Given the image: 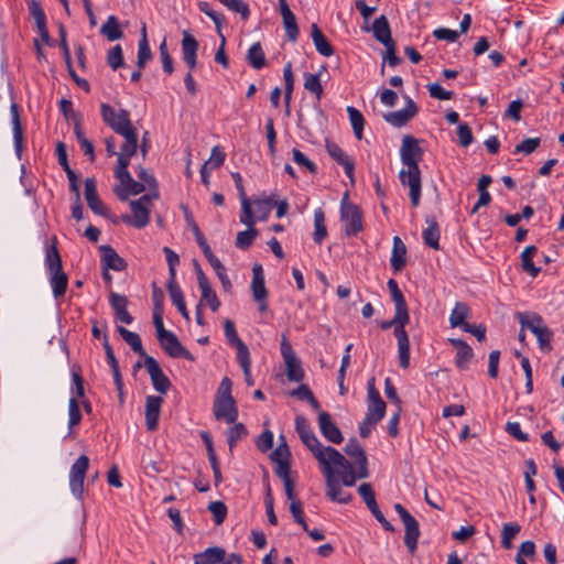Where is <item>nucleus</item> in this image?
Returning <instances> with one entry per match:
<instances>
[{"mask_svg":"<svg viewBox=\"0 0 564 564\" xmlns=\"http://www.w3.org/2000/svg\"><path fill=\"white\" fill-rule=\"evenodd\" d=\"M45 268L50 273V283L56 299L64 296L68 285V275L63 271L62 259L56 247V238L45 247Z\"/></svg>","mask_w":564,"mask_h":564,"instance_id":"1","label":"nucleus"},{"mask_svg":"<svg viewBox=\"0 0 564 564\" xmlns=\"http://www.w3.org/2000/svg\"><path fill=\"white\" fill-rule=\"evenodd\" d=\"M129 164L130 162H120L115 170V176L120 184L115 186L113 192L121 202H126L130 195H138L145 189V186L141 182H137L132 178L128 171Z\"/></svg>","mask_w":564,"mask_h":564,"instance_id":"2","label":"nucleus"},{"mask_svg":"<svg viewBox=\"0 0 564 564\" xmlns=\"http://www.w3.org/2000/svg\"><path fill=\"white\" fill-rule=\"evenodd\" d=\"M301 441L318 462L321 468L327 465L329 460L341 462L343 454L335 447L322 445L314 432L301 437Z\"/></svg>","mask_w":564,"mask_h":564,"instance_id":"3","label":"nucleus"},{"mask_svg":"<svg viewBox=\"0 0 564 564\" xmlns=\"http://www.w3.org/2000/svg\"><path fill=\"white\" fill-rule=\"evenodd\" d=\"M340 219L346 236H356L364 229L361 210L357 205L348 202V193H345L341 199Z\"/></svg>","mask_w":564,"mask_h":564,"instance_id":"4","label":"nucleus"},{"mask_svg":"<svg viewBox=\"0 0 564 564\" xmlns=\"http://www.w3.org/2000/svg\"><path fill=\"white\" fill-rule=\"evenodd\" d=\"M394 510L399 514L404 525V545L411 554H414L417 549V542L421 535L420 524L417 520L401 503H395Z\"/></svg>","mask_w":564,"mask_h":564,"instance_id":"5","label":"nucleus"},{"mask_svg":"<svg viewBox=\"0 0 564 564\" xmlns=\"http://www.w3.org/2000/svg\"><path fill=\"white\" fill-rule=\"evenodd\" d=\"M325 478L326 496L335 502L347 505L351 501V495L343 490L340 481L336 478V469L329 464L321 468Z\"/></svg>","mask_w":564,"mask_h":564,"instance_id":"6","label":"nucleus"},{"mask_svg":"<svg viewBox=\"0 0 564 564\" xmlns=\"http://www.w3.org/2000/svg\"><path fill=\"white\" fill-rule=\"evenodd\" d=\"M151 203L150 195H143L139 199L130 202V208L132 212V217L129 215H122L121 221L128 225H132L135 228H143L150 221V210L149 205Z\"/></svg>","mask_w":564,"mask_h":564,"instance_id":"7","label":"nucleus"},{"mask_svg":"<svg viewBox=\"0 0 564 564\" xmlns=\"http://www.w3.org/2000/svg\"><path fill=\"white\" fill-rule=\"evenodd\" d=\"M399 180L403 186L409 187V196L412 207H417L422 193V178L419 166L406 167L399 172Z\"/></svg>","mask_w":564,"mask_h":564,"instance_id":"8","label":"nucleus"},{"mask_svg":"<svg viewBox=\"0 0 564 564\" xmlns=\"http://www.w3.org/2000/svg\"><path fill=\"white\" fill-rule=\"evenodd\" d=\"M424 150L420 147V141L412 135H404L400 148L401 162L406 167L419 166L422 161Z\"/></svg>","mask_w":564,"mask_h":564,"instance_id":"9","label":"nucleus"},{"mask_svg":"<svg viewBox=\"0 0 564 564\" xmlns=\"http://www.w3.org/2000/svg\"><path fill=\"white\" fill-rule=\"evenodd\" d=\"M100 115L104 122L110 127L116 133L129 127L131 123L130 113L126 109L116 111L110 105L101 104Z\"/></svg>","mask_w":564,"mask_h":564,"instance_id":"10","label":"nucleus"},{"mask_svg":"<svg viewBox=\"0 0 564 564\" xmlns=\"http://www.w3.org/2000/svg\"><path fill=\"white\" fill-rule=\"evenodd\" d=\"M251 291L253 300L258 303L261 313L268 310V291L264 284L263 269L260 263H256L252 268Z\"/></svg>","mask_w":564,"mask_h":564,"instance_id":"11","label":"nucleus"},{"mask_svg":"<svg viewBox=\"0 0 564 564\" xmlns=\"http://www.w3.org/2000/svg\"><path fill=\"white\" fill-rule=\"evenodd\" d=\"M161 348L172 358H184L188 361H194L193 354L187 350L178 340L176 335L169 332L164 336L158 339Z\"/></svg>","mask_w":564,"mask_h":564,"instance_id":"12","label":"nucleus"},{"mask_svg":"<svg viewBox=\"0 0 564 564\" xmlns=\"http://www.w3.org/2000/svg\"><path fill=\"white\" fill-rule=\"evenodd\" d=\"M144 367L151 378L153 388L158 392L165 394L171 388L172 383L162 371L159 362L152 356H145Z\"/></svg>","mask_w":564,"mask_h":564,"instance_id":"13","label":"nucleus"},{"mask_svg":"<svg viewBox=\"0 0 564 564\" xmlns=\"http://www.w3.org/2000/svg\"><path fill=\"white\" fill-rule=\"evenodd\" d=\"M344 452L355 460L359 478L368 477L367 456L358 440L355 437L349 438L344 447Z\"/></svg>","mask_w":564,"mask_h":564,"instance_id":"14","label":"nucleus"},{"mask_svg":"<svg viewBox=\"0 0 564 564\" xmlns=\"http://www.w3.org/2000/svg\"><path fill=\"white\" fill-rule=\"evenodd\" d=\"M123 139L124 142L121 145L120 152L118 154V163L120 162H130L131 158L135 154L138 150V132L137 129L130 124L129 127L121 129L118 132Z\"/></svg>","mask_w":564,"mask_h":564,"instance_id":"15","label":"nucleus"},{"mask_svg":"<svg viewBox=\"0 0 564 564\" xmlns=\"http://www.w3.org/2000/svg\"><path fill=\"white\" fill-rule=\"evenodd\" d=\"M419 111L417 105L405 97V107L403 109L383 115L384 120L393 127L401 128L405 126Z\"/></svg>","mask_w":564,"mask_h":564,"instance_id":"16","label":"nucleus"},{"mask_svg":"<svg viewBox=\"0 0 564 564\" xmlns=\"http://www.w3.org/2000/svg\"><path fill=\"white\" fill-rule=\"evenodd\" d=\"M318 429L321 434L330 443L340 444L344 436L338 426L332 420V416L326 411H319L317 417Z\"/></svg>","mask_w":564,"mask_h":564,"instance_id":"17","label":"nucleus"},{"mask_svg":"<svg viewBox=\"0 0 564 564\" xmlns=\"http://www.w3.org/2000/svg\"><path fill=\"white\" fill-rule=\"evenodd\" d=\"M214 415L217 420H225L227 423H235L238 417V409L234 398L215 399Z\"/></svg>","mask_w":564,"mask_h":564,"instance_id":"18","label":"nucleus"},{"mask_svg":"<svg viewBox=\"0 0 564 564\" xmlns=\"http://www.w3.org/2000/svg\"><path fill=\"white\" fill-rule=\"evenodd\" d=\"M327 153L329 156L336 161L339 165H341L345 170V174L354 184L355 182V162L352 158H350L338 144L336 143H327L326 144Z\"/></svg>","mask_w":564,"mask_h":564,"instance_id":"19","label":"nucleus"},{"mask_svg":"<svg viewBox=\"0 0 564 564\" xmlns=\"http://www.w3.org/2000/svg\"><path fill=\"white\" fill-rule=\"evenodd\" d=\"M99 251L101 252V268L109 269L113 271H123L127 269V262L123 258H121L117 251L109 245H102L99 247Z\"/></svg>","mask_w":564,"mask_h":564,"instance_id":"20","label":"nucleus"},{"mask_svg":"<svg viewBox=\"0 0 564 564\" xmlns=\"http://www.w3.org/2000/svg\"><path fill=\"white\" fill-rule=\"evenodd\" d=\"M89 467V458L86 455H80L75 463H73V494L79 500L83 499V488L85 474Z\"/></svg>","mask_w":564,"mask_h":564,"instance_id":"21","label":"nucleus"},{"mask_svg":"<svg viewBox=\"0 0 564 564\" xmlns=\"http://www.w3.org/2000/svg\"><path fill=\"white\" fill-rule=\"evenodd\" d=\"M449 344L456 349L455 365L460 370L469 369L474 357L473 348L463 339L449 338Z\"/></svg>","mask_w":564,"mask_h":564,"instance_id":"22","label":"nucleus"},{"mask_svg":"<svg viewBox=\"0 0 564 564\" xmlns=\"http://www.w3.org/2000/svg\"><path fill=\"white\" fill-rule=\"evenodd\" d=\"M162 403L163 398L159 395H148L145 399V425L149 431L158 429Z\"/></svg>","mask_w":564,"mask_h":564,"instance_id":"23","label":"nucleus"},{"mask_svg":"<svg viewBox=\"0 0 564 564\" xmlns=\"http://www.w3.org/2000/svg\"><path fill=\"white\" fill-rule=\"evenodd\" d=\"M11 123L13 131V142L17 156L20 159L24 148L23 127L20 119L19 106L12 102L10 106Z\"/></svg>","mask_w":564,"mask_h":564,"instance_id":"24","label":"nucleus"},{"mask_svg":"<svg viewBox=\"0 0 564 564\" xmlns=\"http://www.w3.org/2000/svg\"><path fill=\"white\" fill-rule=\"evenodd\" d=\"M197 51H198V42L197 40L188 32L183 31L182 39V54L183 61L188 66L191 70L195 69L197 65Z\"/></svg>","mask_w":564,"mask_h":564,"instance_id":"25","label":"nucleus"},{"mask_svg":"<svg viewBox=\"0 0 564 564\" xmlns=\"http://www.w3.org/2000/svg\"><path fill=\"white\" fill-rule=\"evenodd\" d=\"M109 304L111 308L115 311L117 319H119L121 323L129 325L133 322V317L127 310L128 299L126 295L110 291Z\"/></svg>","mask_w":564,"mask_h":564,"instance_id":"26","label":"nucleus"},{"mask_svg":"<svg viewBox=\"0 0 564 564\" xmlns=\"http://www.w3.org/2000/svg\"><path fill=\"white\" fill-rule=\"evenodd\" d=\"M341 462L329 460V466L333 468H340V471L336 470V477L339 476L341 484L347 487H352L356 484V480L359 478L358 469L355 470L351 463L343 455Z\"/></svg>","mask_w":564,"mask_h":564,"instance_id":"27","label":"nucleus"},{"mask_svg":"<svg viewBox=\"0 0 564 564\" xmlns=\"http://www.w3.org/2000/svg\"><path fill=\"white\" fill-rule=\"evenodd\" d=\"M406 264V246L399 236L393 237L390 265L394 273H399Z\"/></svg>","mask_w":564,"mask_h":564,"instance_id":"28","label":"nucleus"},{"mask_svg":"<svg viewBox=\"0 0 564 564\" xmlns=\"http://www.w3.org/2000/svg\"><path fill=\"white\" fill-rule=\"evenodd\" d=\"M224 333L228 344L237 349V358L250 354L248 346L238 336L234 322L229 318L224 322Z\"/></svg>","mask_w":564,"mask_h":564,"instance_id":"29","label":"nucleus"},{"mask_svg":"<svg viewBox=\"0 0 564 564\" xmlns=\"http://www.w3.org/2000/svg\"><path fill=\"white\" fill-rule=\"evenodd\" d=\"M73 121H74V132L76 140L79 144L80 150L83 151L84 155L88 156L90 162H95V147L93 142L86 137L85 132L83 131L79 121L77 120V113L73 111Z\"/></svg>","mask_w":564,"mask_h":564,"instance_id":"30","label":"nucleus"},{"mask_svg":"<svg viewBox=\"0 0 564 564\" xmlns=\"http://www.w3.org/2000/svg\"><path fill=\"white\" fill-rule=\"evenodd\" d=\"M371 31L373 33V37L383 46L394 42L391 36V29L388 18L384 14L380 15L373 21Z\"/></svg>","mask_w":564,"mask_h":564,"instance_id":"31","label":"nucleus"},{"mask_svg":"<svg viewBox=\"0 0 564 564\" xmlns=\"http://www.w3.org/2000/svg\"><path fill=\"white\" fill-rule=\"evenodd\" d=\"M311 37L313 40L316 51L321 55L329 57L334 54L333 45L330 44V42L327 40V37L324 35V33L316 23H313L311 26Z\"/></svg>","mask_w":564,"mask_h":564,"instance_id":"32","label":"nucleus"},{"mask_svg":"<svg viewBox=\"0 0 564 564\" xmlns=\"http://www.w3.org/2000/svg\"><path fill=\"white\" fill-rule=\"evenodd\" d=\"M427 227L422 232L423 241L434 250H440V226L434 217H426Z\"/></svg>","mask_w":564,"mask_h":564,"instance_id":"33","label":"nucleus"},{"mask_svg":"<svg viewBox=\"0 0 564 564\" xmlns=\"http://www.w3.org/2000/svg\"><path fill=\"white\" fill-rule=\"evenodd\" d=\"M394 336L398 341L399 366L402 369H408L410 366V340L408 333L405 329H400Z\"/></svg>","mask_w":564,"mask_h":564,"instance_id":"34","label":"nucleus"},{"mask_svg":"<svg viewBox=\"0 0 564 564\" xmlns=\"http://www.w3.org/2000/svg\"><path fill=\"white\" fill-rule=\"evenodd\" d=\"M166 289H167V292H169L172 303L177 307V310L182 314V316L188 321L189 314L186 308L184 294H183L181 288L178 286L177 282L173 281V280L167 281Z\"/></svg>","mask_w":564,"mask_h":564,"instance_id":"35","label":"nucleus"},{"mask_svg":"<svg viewBox=\"0 0 564 564\" xmlns=\"http://www.w3.org/2000/svg\"><path fill=\"white\" fill-rule=\"evenodd\" d=\"M387 405L381 395L368 398V406L366 416L368 421L379 423L386 414Z\"/></svg>","mask_w":564,"mask_h":564,"instance_id":"36","label":"nucleus"},{"mask_svg":"<svg viewBox=\"0 0 564 564\" xmlns=\"http://www.w3.org/2000/svg\"><path fill=\"white\" fill-rule=\"evenodd\" d=\"M226 552L223 547L213 546L194 555V564H218L224 560Z\"/></svg>","mask_w":564,"mask_h":564,"instance_id":"37","label":"nucleus"},{"mask_svg":"<svg viewBox=\"0 0 564 564\" xmlns=\"http://www.w3.org/2000/svg\"><path fill=\"white\" fill-rule=\"evenodd\" d=\"M198 286L202 291V302H205L213 312H217L220 306V301L218 300L215 291L212 289L208 279H203V276H200Z\"/></svg>","mask_w":564,"mask_h":564,"instance_id":"38","label":"nucleus"},{"mask_svg":"<svg viewBox=\"0 0 564 564\" xmlns=\"http://www.w3.org/2000/svg\"><path fill=\"white\" fill-rule=\"evenodd\" d=\"M470 315L469 306L464 302H456L451 315H449V324L452 327H462L468 324L466 318Z\"/></svg>","mask_w":564,"mask_h":564,"instance_id":"39","label":"nucleus"},{"mask_svg":"<svg viewBox=\"0 0 564 564\" xmlns=\"http://www.w3.org/2000/svg\"><path fill=\"white\" fill-rule=\"evenodd\" d=\"M152 59V52L147 37V26L142 25L141 40L139 41L137 66L143 68L148 62Z\"/></svg>","mask_w":564,"mask_h":564,"instance_id":"40","label":"nucleus"},{"mask_svg":"<svg viewBox=\"0 0 564 564\" xmlns=\"http://www.w3.org/2000/svg\"><path fill=\"white\" fill-rule=\"evenodd\" d=\"M246 59L254 69H261L267 65L265 54L260 42H256L249 47Z\"/></svg>","mask_w":564,"mask_h":564,"instance_id":"41","label":"nucleus"},{"mask_svg":"<svg viewBox=\"0 0 564 564\" xmlns=\"http://www.w3.org/2000/svg\"><path fill=\"white\" fill-rule=\"evenodd\" d=\"M117 330L120 334V336L122 337V339L131 347V349L134 352H137L138 355H140L144 358H145V356H148L143 349L141 338L137 333L131 332V330L124 328L123 326H119Z\"/></svg>","mask_w":564,"mask_h":564,"instance_id":"42","label":"nucleus"},{"mask_svg":"<svg viewBox=\"0 0 564 564\" xmlns=\"http://www.w3.org/2000/svg\"><path fill=\"white\" fill-rule=\"evenodd\" d=\"M321 74L304 73V88L315 95L316 102L318 104L323 97V85L319 78Z\"/></svg>","mask_w":564,"mask_h":564,"instance_id":"43","label":"nucleus"},{"mask_svg":"<svg viewBox=\"0 0 564 564\" xmlns=\"http://www.w3.org/2000/svg\"><path fill=\"white\" fill-rule=\"evenodd\" d=\"M100 33L107 37L108 41L120 40L123 32L120 30L119 22L116 15H109L107 21L100 28Z\"/></svg>","mask_w":564,"mask_h":564,"instance_id":"44","label":"nucleus"},{"mask_svg":"<svg viewBox=\"0 0 564 564\" xmlns=\"http://www.w3.org/2000/svg\"><path fill=\"white\" fill-rule=\"evenodd\" d=\"M391 294V299L394 302V308L399 313L409 312L408 304L402 291L399 288L398 282L394 279H390L387 283Z\"/></svg>","mask_w":564,"mask_h":564,"instance_id":"45","label":"nucleus"},{"mask_svg":"<svg viewBox=\"0 0 564 564\" xmlns=\"http://www.w3.org/2000/svg\"><path fill=\"white\" fill-rule=\"evenodd\" d=\"M536 251H538V249L535 246H528L524 248V250L521 253L522 269L525 272L530 273L533 278H535L541 271V268L535 267L532 261V258L534 257Z\"/></svg>","mask_w":564,"mask_h":564,"instance_id":"46","label":"nucleus"},{"mask_svg":"<svg viewBox=\"0 0 564 564\" xmlns=\"http://www.w3.org/2000/svg\"><path fill=\"white\" fill-rule=\"evenodd\" d=\"M410 322L409 312L399 313L394 310V316L390 321H384L380 324L381 329L387 330L393 327V334L397 335L398 330L405 329V325Z\"/></svg>","mask_w":564,"mask_h":564,"instance_id":"47","label":"nucleus"},{"mask_svg":"<svg viewBox=\"0 0 564 564\" xmlns=\"http://www.w3.org/2000/svg\"><path fill=\"white\" fill-rule=\"evenodd\" d=\"M520 325L522 328L527 327L532 333L535 332L539 327L544 326V321L538 313H517L516 314Z\"/></svg>","mask_w":564,"mask_h":564,"instance_id":"48","label":"nucleus"},{"mask_svg":"<svg viewBox=\"0 0 564 564\" xmlns=\"http://www.w3.org/2000/svg\"><path fill=\"white\" fill-rule=\"evenodd\" d=\"M327 237V229L325 226V215L322 208L314 212V234L313 239L317 245H321Z\"/></svg>","mask_w":564,"mask_h":564,"instance_id":"49","label":"nucleus"},{"mask_svg":"<svg viewBox=\"0 0 564 564\" xmlns=\"http://www.w3.org/2000/svg\"><path fill=\"white\" fill-rule=\"evenodd\" d=\"M102 346L105 349L107 362L112 372L113 381H119V376H121L119 364L115 356L113 349L109 344L107 334H104V336H102Z\"/></svg>","mask_w":564,"mask_h":564,"instance_id":"50","label":"nucleus"},{"mask_svg":"<svg viewBox=\"0 0 564 564\" xmlns=\"http://www.w3.org/2000/svg\"><path fill=\"white\" fill-rule=\"evenodd\" d=\"M54 155L56 156L58 164L65 171L68 183L70 184V164L68 162L67 145L65 142L61 140L56 142Z\"/></svg>","mask_w":564,"mask_h":564,"instance_id":"51","label":"nucleus"},{"mask_svg":"<svg viewBox=\"0 0 564 564\" xmlns=\"http://www.w3.org/2000/svg\"><path fill=\"white\" fill-rule=\"evenodd\" d=\"M253 205L256 208V213L258 214V219L265 220L269 217L272 208L276 205V202L274 197L271 195L262 199H256L253 202Z\"/></svg>","mask_w":564,"mask_h":564,"instance_id":"52","label":"nucleus"},{"mask_svg":"<svg viewBox=\"0 0 564 564\" xmlns=\"http://www.w3.org/2000/svg\"><path fill=\"white\" fill-rule=\"evenodd\" d=\"M284 364L286 366V378L289 381L300 382L304 379V370L297 357L284 361Z\"/></svg>","mask_w":564,"mask_h":564,"instance_id":"53","label":"nucleus"},{"mask_svg":"<svg viewBox=\"0 0 564 564\" xmlns=\"http://www.w3.org/2000/svg\"><path fill=\"white\" fill-rule=\"evenodd\" d=\"M347 113L350 120V124L352 127L354 133L358 140L362 138V130L365 124V119L362 113L356 109L355 107H347Z\"/></svg>","mask_w":564,"mask_h":564,"instance_id":"54","label":"nucleus"},{"mask_svg":"<svg viewBox=\"0 0 564 564\" xmlns=\"http://www.w3.org/2000/svg\"><path fill=\"white\" fill-rule=\"evenodd\" d=\"M207 261L209 262V264L214 269L216 275L218 276L219 281L221 282L224 290L229 291L232 288V284L227 275L225 265L220 262V260L216 256L212 257Z\"/></svg>","mask_w":564,"mask_h":564,"instance_id":"55","label":"nucleus"},{"mask_svg":"<svg viewBox=\"0 0 564 564\" xmlns=\"http://www.w3.org/2000/svg\"><path fill=\"white\" fill-rule=\"evenodd\" d=\"M226 435L229 449L231 451L240 440L248 435V431L242 423H235L234 426L227 430Z\"/></svg>","mask_w":564,"mask_h":564,"instance_id":"56","label":"nucleus"},{"mask_svg":"<svg viewBox=\"0 0 564 564\" xmlns=\"http://www.w3.org/2000/svg\"><path fill=\"white\" fill-rule=\"evenodd\" d=\"M228 10L240 14L243 21H247L250 15L249 4L242 0H219Z\"/></svg>","mask_w":564,"mask_h":564,"instance_id":"57","label":"nucleus"},{"mask_svg":"<svg viewBox=\"0 0 564 564\" xmlns=\"http://www.w3.org/2000/svg\"><path fill=\"white\" fill-rule=\"evenodd\" d=\"M283 78H284V101L291 104L292 94L294 89V76L292 70V63H285L283 67Z\"/></svg>","mask_w":564,"mask_h":564,"instance_id":"58","label":"nucleus"},{"mask_svg":"<svg viewBox=\"0 0 564 564\" xmlns=\"http://www.w3.org/2000/svg\"><path fill=\"white\" fill-rule=\"evenodd\" d=\"M521 527L518 523H506L501 531V545L506 550L511 549L512 539L520 532Z\"/></svg>","mask_w":564,"mask_h":564,"instance_id":"59","label":"nucleus"},{"mask_svg":"<svg viewBox=\"0 0 564 564\" xmlns=\"http://www.w3.org/2000/svg\"><path fill=\"white\" fill-rule=\"evenodd\" d=\"M198 9L200 12H203L213 20V22L216 25L217 32L220 33L221 26L225 23L224 15L213 10L212 6L207 1H200L198 3Z\"/></svg>","mask_w":564,"mask_h":564,"instance_id":"60","label":"nucleus"},{"mask_svg":"<svg viewBox=\"0 0 564 564\" xmlns=\"http://www.w3.org/2000/svg\"><path fill=\"white\" fill-rule=\"evenodd\" d=\"M107 64L113 70L124 66L123 52L121 45L117 44L108 51Z\"/></svg>","mask_w":564,"mask_h":564,"instance_id":"61","label":"nucleus"},{"mask_svg":"<svg viewBox=\"0 0 564 564\" xmlns=\"http://www.w3.org/2000/svg\"><path fill=\"white\" fill-rule=\"evenodd\" d=\"M258 236L256 228H248L247 230L239 231L236 238V247L241 250H247Z\"/></svg>","mask_w":564,"mask_h":564,"instance_id":"62","label":"nucleus"},{"mask_svg":"<svg viewBox=\"0 0 564 564\" xmlns=\"http://www.w3.org/2000/svg\"><path fill=\"white\" fill-rule=\"evenodd\" d=\"M282 20L289 41L295 42L299 37L300 31L294 13L282 17Z\"/></svg>","mask_w":564,"mask_h":564,"instance_id":"63","label":"nucleus"},{"mask_svg":"<svg viewBox=\"0 0 564 564\" xmlns=\"http://www.w3.org/2000/svg\"><path fill=\"white\" fill-rule=\"evenodd\" d=\"M28 8L30 14L35 20L36 26H43V24H46V15L39 0H29Z\"/></svg>","mask_w":564,"mask_h":564,"instance_id":"64","label":"nucleus"}]
</instances>
